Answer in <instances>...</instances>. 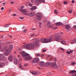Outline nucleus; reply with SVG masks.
Segmentation results:
<instances>
[{
  "instance_id": "f257e3e1",
  "label": "nucleus",
  "mask_w": 76,
  "mask_h": 76,
  "mask_svg": "<svg viewBox=\"0 0 76 76\" xmlns=\"http://www.w3.org/2000/svg\"><path fill=\"white\" fill-rule=\"evenodd\" d=\"M22 54V56L25 60H28L31 59V57L29 56V54L24 52H21L20 53Z\"/></svg>"
},
{
  "instance_id": "f03ea898",
  "label": "nucleus",
  "mask_w": 76,
  "mask_h": 76,
  "mask_svg": "<svg viewBox=\"0 0 76 76\" xmlns=\"http://www.w3.org/2000/svg\"><path fill=\"white\" fill-rule=\"evenodd\" d=\"M23 47L28 50H34L35 47V45L34 44L30 43L29 44H27L23 46Z\"/></svg>"
},
{
  "instance_id": "7ed1b4c3",
  "label": "nucleus",
  "mask_w": 76,
  "mask_h": 76,
  "mask_svg": "<svg viewBox=\"0 0 76 76\" xmlns=\"http://www.w3.org/2000/svg\"><path fill=\"white\" fill-rule=\"evenodd\" d=\"M13 50V45H10L9 47L8 50H7L5 52L4 55L6 56H7L8 54L10 53V51H11V50Z\"/></svg>"
},
{
  "instance_id": "20e7f679",
  "label": "nucleus",
  "mask_w": 76,
  "mask_h": 76,
  "mask_svg": "<svg viewBox=\"0 0 76 76\" xmlns=\"http://www.w3.org/2000/svg\"><path fill=\"white\" fill-rule=\"evenodd\" d=\"M48 66H51L52 68L55 69L56 67H57V65L56 64V62H48Z\"/></svg>"
},
{
  "instance_id": "39448f33",
  "label": "nucleus",
  "mask_w": 76,
  "mask_h": 76,
  "mask_svg": "<svg viewBox=\"0 0 76 76\" xmlns=\"http://www.w3.org/2000/svg\"><path fill=\"white\" fill-rule=\"evenodd\" d=\"M63 34L62 35H60L58 34H56L55 36V39L56 41H59L60 40V38H61Z\"/></svg>"
},
{
  "instance_id": "423d86ee",
  "label": "nucleus",
  "mask_w": 76,
  "mask_h": 76,
  "mask_svg": "<svg viewBox=\"0 0 76 76\" xmlns=\"http://www.w3.org/2000/svg\"><path fill=\"white\" fill-rule=\"evenodd\" d=\"M42 14L41 13H37L36 14V19L38 20H40L42 18Z\"/></svg>"
},
{
  "instance_id": "0eeeda50",
  "label": "nucleus",
  "mask_w": 76,
  "mask_h": 76,
  "mask_svg": "<svg viewBox=\"0 0 76 76\" xmlns=\"http://www.w3.org/2000/svg\"><path fill=\"white\" fill-rule=\"evenodd\" d=\"M31 41H33V44L35 45H37L39 43V40H38L36 38H34L31 40Z\"/></svg>"
},
{
  "instance_id": "6e6552de",
  "label": "nucleus",
  "mask_w": 76,
  "mask_h": 76,
  "mask_svg": "<svg viewBox=\"0 0 76 76\" xmlns=\"http://www.w3.org/2000/svg\"><path fill=\"white\" fill-rule=\"evenodd\" d=\"M20 11L21 12H22L23 14L24 15H28V13L27 12V10L26 9H20Z\"/></svg>"
},
{
  "instance_id": "1a4fd4ad",
  "label": "nucleus",
  "mask_w": 76,
  "mask_h": 76,
  "mask_svg": "<svg viewBox=\"0 0 76 76\" xmlns=\"http://www.w3.org/2000/svg\"><path fill=\"white\" fill-rule=\"evenodd\" d=\"M42 3H45L44 0H36L35 1V4H39Z\"/></svg>"
},
{
  "instance_id": "9d476101",
  "label": "nucleus",
  "mask_w": 76,
  "mask_h": 76,
  "mask_svg": "<svg viewBox=\"0 0 76 76\" xmlns=\"http://www.w3.org/2000/svg\"><path fill=\"white\" fill-rule=\"evenodd\" d=\"M40 41L43 42L44 43H47L48 42V39L42 38L40 39Z\"/></svg>"
},
{
  "instance_id": "9b49d317",
  "label": "nucleus",
  "mask_w": 76,
  "mask_h": 76,
  "mask_svg": "<svg viewBox=\"0 0 76 76\" xmlns=\"http://www.w3.org/2000/svg\"><path fill=\"white\" fill-rule=\"evenodd\" d=\"M39 61V59L38 58H36L32 61L33 63H38Z\"/></svg>"
},
{
  "instance_id": "f8f14e48",
  "label": "nucleus",
  "mask_w": 76,
  "mask_h": 76,
  "mask_svg": "<svg viewBox=\"0 0 76 76\" xmlns=\"http://www.w3.org/2000/svg\"><path fill=\"white\" fill-rule=\"evenodd\" d=\"M0 58L1 60H4L5 59V57L3 54H0Z\"/></svg>"
},
{
  "instance_id": "ddd939ff",
  "label": "nucleus",
  "mask_w": 76,
  "mask_h": 76,
  "mask_svg": "<svg viewBox=\"0 0 76 76\" xmlns=\"http://www.w3.org/2000/svg\"><path fill=\"white\" fill-rule=\"evenodd\" d=\"M48 61H51V60L53 59V58L52 57V56L51 55H48Z\"/></svg>"
},
{
  "instance_id": "4468645a",
  "label": "nucleus",
  "mask_w": 76,
  "mask_h": 76,
  "mask_svg": "<svg viewBox=\"0 0 76 76\" xmlns=\"http://www.w3.org/2000/svg\"><path fill=\"white\" fill-rule=\"evenodd\" d=\"M12 59H13V57L12 55H10L8 57V60L10 61H12Z\"/></svg>"
},
{
  "instance_id": "2eb2a0df",
  "label": "nucleus",
  "mask_w": 76,
  "mask_h": 76,
  "mask_svg": "<svg viewBox=\"0 0 76 76\" xmlns=\"http://www.w3.org/2000/svg\"><path fill=\"white\" fill-rule=\"evenodd\" d=\"M31 74L33 75H38V72L36 71H33L32 72Z\"/></svg>"
},
{
  "instance_id": "dca6fc26",
  "label": "nucleus",
  "mask_w": 76,
  "mask_h": 76,
  "mask_svg": "<svg viewBox=\"0 0 76 76\" xmlns=\"http://www.w3.org/2000/svg\"><path fill=\"white\" fill-rule=\"evenodd\" d=\"M53 38V36H52L50 37L49 38V40H48V42H50L52 41V39Z\"/></svg>"
},
{
  "instance_id": "f3484780",
  "label": "nucleus",
  "mask_w": 76,
  "mask_h": 76,
  "mask_svg": "<svg viewBox=\"0 0 76 76\" xmlns=\"http://www.w3.org/2000/svg\"><path fill=\"white\" fill-rule=\"evenodd\" d=\"M39 65L40 66H44V62L42 61L40 62Z\"/></svg>"
},
{
  "instance_id": "a211bd4d",
  "label": "nucleus",
  "mask_w": 76,
  "mask_h": 76,
  "mask_svg": "<svg viewBox=\"0 0 76 76\" xmlns=\"http://www.w3.org/2000/svg\"><path fill=\"white\" fill-rule=\"evenodd\" d=\"M34 15V13L31 12L28 14V15L29 16H33Z\"/></svg>"
},
{
  "instance_id": "6ab92c4d",
  "label": "nucleus",
  "mask_w": 76,
  "mask_h": 76,
  "mask_svg": "<svg viewBox=\"0 0 76 76\" xmlns=\"http://www.w3.org/2000/svg\"><path fill=\"white\" fill-rule=\"evenodd\" d=\"M65 28L66 29H70V26L69 25H66L65 26Z\"/></svg>"
},
{
  "instance_id": "aec40b11",
  "label": "nucleus",
  "mask_w": 76,
  "mask_h": 76,
  "mask_svg": "<svg viewBox=\"0 0 76 76\" xmlns=\"http://www.w3.org/2000/svg\"><path fill=\"white\" fill-rule=\"evenodd\" d=\"M4 63L2 62L0 63V67H2L4 66Z\"/></svg>"
},
{
  "instance_id": "412c9836",
  "label": "nucleus",
  "mask_w": 76,
  "mask_h": 76,
  "mask_svg": "<svg viewBox=\"0 0 76 76\" xmlns=\"http://www.w3.org/2000/svg\"><path fill=\"white\" fill-rule=\"evenodd\" d=\"M14 63L15 64H17L18 62V60L16 58H15L14 59Z\"/></svg>"
},
{
  "instance_id": "4be33fe9",
  "label": "nucleus",
  "mask_w": 76,
  "mask_h": 76,
  "mask_svg": "<svg viewBox=\"0 0 76 76\" xmlns=\"http://www.w3.org/2000/svg\"><path fill=\"white\" fill-rule=\"evenodd\" d=\"M36 8H37V7H36V6H34V7H33L31 8V10H35Z\"/></svg>"
},
{
  "instance_id": "5701e85b",
  "label": "nucleus",
  "mask_w": 76,
  "mask_h": 76,
  "mask_svg": "<svg viewBox=\"0 0 76 76\" xmlns=\"http://www.w3.org/2000/svg\"><path fill=\"white\" fill-rule=\"evenodd\" d=\"M69 73H76V71H73V70H72L70 72H69Z\"/></svg>"
},
{
  "instance_id": "b1692460",
  "label": "nucleus",
  "mask_w": 76,
  "mask_h": 76,
  "mask_svg": "<svg viewBox=\"0 0 76 76\" xmlns=\"http://www.w3.org/2000/svg\"><path fill=\"white\" fill-rule=\"evenodd\" d=\"M60 42L63 44H65L66 43V42L64 40H62L61 41H60Z\"/></svg>"
},
{
  "instance_id": "393cba45",
  "label": "nucleus",
  "mask_w": 76,
  "mask_h": 76,
  "mask_svg": "<svg viewBox=\"0 0 76 76\" xmlns=\"http://www.w3.org/2000/svg\"><path fill=\"white\" fill-rule=\"evenodd\" d=\"M6 48L4 47L1 50V52H4V50H6Z\"/></svg>"
},
{
  "instance_id": "a878e982",
  "label": "nucleus",
  "mask_w": 76,
  "mask_h": 76,
  "mask_svg": "<svg viewBox=\"0 0 76 76\" xmlns=\"http://www.w3.org/2000/svg\"><path fill=\"white\" fill-rule=\"evenodd\" d=\"M62 23L61 22H58L56 23V24L57 26H58V25H61Z\"/></svg>"
},
{
  "instance_id": "bb28decb",
  "label": "nucleus",
  "mask_w": 76,
  "mask_h": 76,
  "mask_svg": "<svg viewBox=\"0 0 76 76\" xmlns=\"http://www.w3.org/2000/svg\"><path fill=\"white\" fill-rule=\"evenodd\" d=\"M30 37H34L35 36H37V35H35V34H31L30 35Z\"/></svg>"
},
{
  "instance_id": "cd10ccee",
  "label": "nucleus",
  "mask_w": 76,
  "mask_h": 76,
  "mask_svg": "<svg viewBox=\"0 0 76 76\" xmlns=\"http://www.w3.org/2000/svg\"><path fill=\"white\" fill-rule=\"evenodd\" d=\"M19 67L21 69V70H22V64H20L19 65Z\"/></svg>"
},
{
  "instance_id": "c85d7f7f",
  "label": "nucleus",
  "mask_w": 76,
  "mask_h": 76,
  "mask_svg": "<svg viewBox=\"0 0 76 76\" xmlns=\"http://www.w3.org/2000/svg\"><path fill=\"white\" fill-rule=\"evenodd\" d=\"M57 27H54L52 28V30H55L56 29H57Z\"/></svg>"
},
{
  "instance_id": "c756f323",
  "label": "nucleus",
  "mask_w": 76,
  "mask_h": 76,
  "mask_svg": "<svg viewBox=\"0 0 76 76\" xmlns=\"http://www.w3.org/2000/svg\"><path fill=\"white\" fill-rule=\"evenodd\" d=\"M23 33H26V32H27V30H26V29H25L23 30Z\"/></svg>"
},
{
  "instance_id": "7c9ffc66",
  "label": "nucleus",
  "mask_w": 76,
  "mask_h": 76,
  "mask_svg": "<svg viewBox=\"0 0 76 76\" xmlns=\"http://www.w3.org/2000/svg\"><path fill=\"white\" fill-rule=\"evenodd\" d=\"M45 66L47 67H48V62H46L45 64Z\"/></svg>"
},
{
  "instance_id": "2f4dec72",
  "label": "nucleus",
  "mask_w": 76,
  "mask_h": 76,
  "mask_svg": "<svg viewBox=\"0 0 76 76\" xmlns=\"http://www.w3.org/2000/svg\"><path fill=\"white\" fill-rule=\"evenodd\" d=\"M36 56L37 57H41V55L40 54H37V55Z\"/></svg>"
},
{
  "instance_id": "473e14b6",
  "label": "nucleus",
  "mask_w": 76,
  "mask_h": 76,
  "mask_svg": "<svg viewBox=\"0 0 76 76\" xmlns=\"http://www.w3.org/2000/svg\"><path fill=\"white\" fill-rule=\"evenodd\" d=\"M72 41L73 43H75V42H76V38L72 40Z\"/></svg>"
},
{
  "instance_id": "72a5a7b5",
  "label": "nucleus",
  "mask_w": 76,
  "mask_h": 76,
  "mask_svg": "<svg viewBox=\"0 0 76 76\" xmlns=\"http://www.w3.org/2000/svg\"><path fill=\"white\" fill-rule=\"evenodd\" d=\"M66 54H67L69 55H70V51H67L66 52Z\"/></svg>"
},
{
  "instance_id": "f704fd0d",
  "label": "nucleus",
  "mask_w": 76,
  "mask_h": 76,
  "mask_svg": "<svg viewBox=\"0 0 76 76\" xmlns=\"http://www.w3.org/2000/svg\"><path fill=\"white\" fill-rule=\"evenodd\" d=\"M64 4H67V1H65L64 2Z\"/></svg>"
},
{
  "instance_id": "c9c22d12",
  "label": "nucleus",
  "mask_w": 76,
  "mask_h": 76,
  "mask_svg": "<svg viewBox=\"0 0 76 76\" xmlns=\"http://www.w3.org/2000/svg\"><path fill=\"white\" fill-rule=\"evenodd\" d=\"M10 24H11L10 23V24L5 25L6 28L7 27H8V26H8V25H10Z\"/></svg>"
},
{
  "instance_id": "e433bc0d",
  "label": "nucleus",
  "mask_w": 76,
  "mask_h": 76,
  "mask_svg": "<svg viewBox=\"0 0 76 76\" xmlns=\"http://www.w3.org/2000/svg\"><path fill=\"white\" fill-rule=\"evenodd\" d=\"M18 51L19 52L20 51H22V49L20 48H19L18 49Z\"/></svg>"
},
{
  "instance_id": "4c0bfd02",
  "label": "nucleus",
  "mask_w": 76,
  "mask_h": 76,
  "mask_svg": "<svg viewBox=\"0 0 76 76\" xmlns=\"http://www.w3.org/2000/svg\"><path fill=\"white\" fill-rule=\"evenodd\" d=\"M57 6H59V7H60L62 5H61V4H57Z\"/></svg>"
},
{
  "instance_id": "58836bf2",
  "label": "nucleus",
  "mask_w": 76,
  "mask_h": 76,
  "mask_svg": "<svg viewBox=\"0 0 76 76\" xmlns=\"http://www.w3.org/2000/svg\"><path fill=\"white\" fill-rule=\"evenodd\" d=\"M72 65H75L76 64V63L75 62H74L71 63Z\"/></svg>"
},
{
  "instance_id": "ea45409f",
  "label": "nucleus",
  "mask_w": 76,
  "mask_h": 76,
  "mask_svg": "<svg viewBox=\"0 0 76 76\" xmlns=\"http://www.w3.org/2000/svg\"><path fill=\"white\" fill-rule=\"evenodd\" d=\"M60 49H61V50H62V51H64V49L62 48H60Z\"/></svg>"
},
{
  "instance_id": "a19ab883",
  "label": "nucleus",
  "mask_w": 76,
  "mask_h": 76,
  "mask_svg": "<svg viewBox=\"0 0 76 76\" xmlns=\"http://www.w3.org/2000/svg\"><path fill=\"white\" fill-rule=\"evenodd\" d=\"M73 50H71L70 51H69V53H73Z\"/></svg>"
},
{
  "instance_id": "79ce46f5",
  "label": "nucleus",
  "mask_w": 76,
  "mask_h": 76,
  "mask_svg": "<svg viewBox=\"0 0 76 76\" xmlns=\"http://www.w3.org/2000/svg\"><path fill=\"white\" fill-rule=\"evenodd\" d=\"M20 19H21V20H22L24 18L23 17H21L20 18Z\"/></svg>"
},
{
  "instance_id": "37998d69",
  "label": "nucleus",
  "mask_w": 76,
  "mask_h": 76,
  "mask_svg": "<svg viewBox=\"0 0 76 76\" xmlns=\"http://www.w3.org/2000/svg\"><path fill=\"white\" fill-rule=\"evenodd\" d=\"M54 60L55 61H57V59H56V58H54Z\"/></svg>"
},
{
  "instance_id": "c03bdc74",
  "label": "nucleus",
  "mask_w": 76,
  "mask_h": 76,
  "mask_svg": "<svg viewBox=\"0 0 76 76\" xmlns=\"http://www.w3.org/2000/svg\"><path fill=\"white\" fill-rule=\"evenodd\" d=\"M55 14H57V10H55Z\"/></svg>"
},
{
  "instance_id": "a18cd8bd",
  "label": "nucleus",
  "mask_w": 76,
  "mask_h": 76,
  "mask_svg": "<svg viewBox=\"0 0 76 76\" xmlns=\"http://www.w3.org/2000/svg\"><path fill=\"white\" fill-rule=\"evenodd\" d=\"M28 5H29L31 7L32 6V4L31 3L29 4Z\"/></svg>"
},
{
  "instance_id": "49530a36",
  "label": "nucleus",
  "mask_w": 76,
  "mask_h": 76,
  "mask_svg": "<svg viewBox=\"0 0 76 76\" xmlns=\"http://www.w3.org/2000/svg\"><path fill=\"white\" fill-rule=\"evenodd\" d=\"M28 66V64H25L24 65V67H26V66Z\"/></svg>"
},
{
  "instance_id": "de8ad7c7",
  "label": "nucleus",
  "mask_w": 76,
  "mask_h": 76,
  "mask_svg": "<svg viewBox=\"0 0 76 76\" xmlns=\"http://www.w3.org/2000/svg\"><path fill=\"white\" fill-rule=\"evenodd\" d=\"M1 38H5V37H4V36H1Z\"/></svg>"
},
{
  "instance_id": "09e8293b",
  "label": "nucleus",
  "mask_w": 76,
  "mask_h": 76,
  "mask_svg": "<svg viewBox=\"0 0 76 76\" xmlns=\"http://www.w3.org/2000/svg\"><path fill=\"white\" fill-rule=\"evenodd\" d=\"M50 25V22H48V26H49Z\"/></svg>"
},
{
  "instance_id": "8fccbe9b",
  "label": "nucleus",
  "mask_w": 76,
  "mask_h": 76,
  "mask_svg": "<svg viewBox=\"0 0 76 76\" xmlns=\"http://www.w3.org/2000/svg\"><path fill=\"white\" fill-rule=\"evenodd\" d=\"M49 75H52V73L51 72H50L49 73Z\"/></svg>"
},
{
  "instance_id": "3c124183",
  "label": "nucleus",
  "mask_w": 76,
  "mask_h": 76,
  "mask_svg": "<svg viewBox=\"0 0 76 76\" xmlns=\"http://www.w3.org/2000/svg\"><path fill=\"white\" fill-rule=\"evenodd\" d=\"M43 52H46V50H43L42 51Z\"/></svg>"
},
{
  "instance_id": "603ef678",
  "label": "nucleus",
  "mask_w": 76,
  "mask_h": 76,
  "mask_svg": "<svg viewBox=\"0 0 76 76\" xmlns=\"http://www.w3.org/2000/svg\"><path fill=\"white\" fill-rule=\"evenodd\" d=\"M31 0V3H33L34 1V0Z\"/></svg>"
},
{
  "instance_id": "864d4df0",
  "label": "nucleus",
  "mask_w": 76,
  "mask_h": 76,
  "mask_svg": "<svg viewBox=\"0 0 76 76\" xmlns=\"http://www.w3.org/2000/svg\"><path fill=\"white\" fill-rule=\"evenodd\" d=\"M4 7H2L1 8V10H3V9H4Z\"/></svg>"
},
{
  "instance_id": "5fc2aeb1",
  "label": "nucleus",
  "mask_w": 76,
  "mask_h": 76,
  "mask_svg": "<svg viewBox=\"0 0 76 76\" xmlns=\"http://www.w3.org/2000/svg\"><path fill=\"white\" fill-rule=\"evenodd\" d=\"M69 12L70 13H72V10H70V11H69Z\"/></svg>"
},
{
  "instance_id": "6e6d98bb",
  "label": "nucleus",
  "mask_w": 76,
  "mask_h": 76,
  "mask_svg": "<svg viewBox=\"0 0 76 76\" xmlns=\"http://www.w3.org/2000/svg\"><path fill=\"white\" fill-rule=\"evenodd\" d=\"M72 3H75V1H72Z\"/></svg>"
},
{
  "instance_id": "4d7b16f0",
  "label": "nucleus",
  "mask_w": 76,
  "mask_h": 76,
  "mask_svg": "<svg viewBox=\"0 0 76 76\" xmlns=\"http://www.w3.org/2000/svg\"><path fill=\"white\" fill-rule=\"evenodd\" d=\"M20 61H22V58H20Z\"/></svg>"
},
{
  "instance_id": "13d9d810",
  "label": "nucleus",
  "mask_w": 76,
  "mask_h": 76,
  "mask_svg": "<svg viewBox=\"0 0 76 76\" xmlns=\"http://www.w3.org/2000/svg\"><path fill=\"white\" fill-rule=\"evenodd\" d=\"M72 76H76V74L73 75Z\"/></svg>"
},
{
  "instance_id": "bf43d9fd",
  "label": "nucleus",
  "mask_w": 76,
  "mask_h": 76,
  "mask_svg": "<svg viewBox=\"0 0 76 76\" xmlns=\"http://www.w3.org/2000/svg\"><path fill=\"white\" fill-rule=\"evenodd\" d=\"M39 24L40 25H42V23H39Z\"/></svg>"
},
{
  "instance_id": "052dcab7",
  "label": "nucleus",
  "mask_w": 76,
  "mask_h": 76,
  "mask_svg": "<svg viewBox=\"0 0 76 76\" xmlns=\"http://www.w3.org/2000/svg\"><path fill=\"white\" fill-rule=\"evenodd\" d=\"M31 30H33V31H34V30H35V28H32L31 29Z\"/></svg>"
},
{
  "instance_id": "680f3d73",
  "label": "nucleus",
  "mask_w": 76,
  "mask_h": 76,
  "mask_svg": "<svg viewBox=\"0 0 76 76\" xmlns=\"http://www.w3.org/2000/svg\"><path fill=\"white\" fill-rule=\"evenodd\" d=\"M10 3H11V4H13V3H14V2H10Z\"/></svg>"
},
{
  "instance_id": "e2e57ef3",
  "label": "nucleus",
  "mask_w": 76,
  "mask_h": 76,
  "mask_svg": "<svg viewBox=\"0 0 76 76\" xmlns=\"http://www.w3.org/2000/svg\"><path fill=\"white\" fill-rule=\"evenodd\" d=\"M9 37H10V38H12V36L10 35H9Z\"/></svg>"
},
{
  "instance_id": "0e129e2a",
  "label": "nucleus",
  "mask_w": 76,
  "mask_h": 76,
  "mask_svg": "<svg viewBox=\"0 0 76 76\" xmlns=\"http://www.w3.org/2000/svg\"><path fill=\"white\" fill-rule=\"evenodd\" d=\"M3 4L4 5H6V3H3Z\"/></svg>"
},
{
  "instance_id": "69168bd1",
  "label": "nucleus",
  "mask_w": 76,
  "mask_h": 76,
  "mask_svg": "<svg viewBox=\"0 0 76 76\" xmlns=\"http://www.w3.org/2000/svg\"><path fill=\"white\" fill-rule=\"evenodd\" d=\"M26 5L27 6H29V4H28V3H27Z\"/></svg>"
},
{
  "instance_id": "338daca9",
  "label": "nucleus",
  "mask_w": 76,
  "mask_h": 76,
  "mask_svg": "<svg viewBox=\"0 0 76 76\" xmlns=\"http://www.w3.org/2000/svg\"><path fill=\"white\" fill-rule=\"evenodd\" d=\"M13 16H16V14H14L13 15Z\"/></svg>"
},
{
  "instance_id": "774afa93",
  "label": "nucleus",
  "mask_w": 76,
  "mask_h": 76,
  "mask_svg": "<svg viewBox=\"0 0 76 76\" xmlns=\"http://www.w3.org/2000/svg\"><path fill=\"white\" fill-rule=\"evenodd\" d=\"M23 6H22L21 7V9H23Z\"/></svg>"
}]
</instances>
